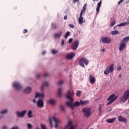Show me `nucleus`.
Listing matches in <instances>:
<instances>
[{"label": "nucleus", "instance_id": "20e7f679", "mask_svg": "<svg viewBox=\"0 0 129 129\" xmlns=\"http://www.w3.org/2000/svg\"><path fill=\"white\" fill-rule=\"evenodd\" d=\"M84 64L86 66H87L88 65V64H89V61H88V59H87L86 58L82 57L79 60V64L80 65V66H81V67L85 68V66L84 65Z\"/></svg>", "mask_w": 129, "mask_h": 129}, {"label": "nucleus", "instance_id": "f257e3e1", "mask_svg": "<svg viewBox=\"0 0 129 129\" xmlns=\"http://www.w3.org/2000/svg\"><path fill=\"white\" fill-rule=\"evenodd\" d=\"M74 91L69 90L66 95L67 98H68V99H69L70 101L67 102L66 105H67V106H70V107H71L72 109H73L74 107H78V106H79L81 104L80 102L76 101L73 104V101H74V100L72 98V97L74 96Z\"/></svg>", "mask_w": 129, "mask_h": 129}, {"label": "nucleus", "instance_id": "aec40b11", "mask_svg": "<svg viewBox=\"0 0 129 129\" xmlns=\"http://www.w3.org/2000/svg\"><path fill=\"white\" fill-rule=\"evenodd\" d=\"M129 41V36H127L126 37H124L121 41L122 43H124V44H127Z\"/></svg>", "mask_w": 129, "mask_h": 129}, {"label": "nucleus", "instance_id": "bb28decb", "mask_svg": "<svg viewBox=\"0 0 129 129\" xmlns=\"http://www.w3.org/2000/svg\"><path fill=\"white\" fill-rule=\"evenodd\" d=\"M48 103H49V104H51L52 105H54V104L56 103V102L55 101V100L50 99L48 100Z\"/></svg>", "mask_w": 129, "mask_h": 129}, {"label": "nucleus", "instance_id": "72a5a7b5", "mask_svg": "<svg viewBox=\"0 0 129 129\" xmlns=\"http://www.w3.org/2000/svg\"><path fill=\"white\" fill-rule=\"evenodd\" d=\"M70 34V32L69 31L67 32L66 35H64V38L66 39H67V38H68V36H69Z\"/></svg>", "mask_w": 129, "mask_h": 129}, {"label": "nucleus", "instance_id": "393cba45", "mask_svg": "<svg viewBox=\"0 0 129 129\" xmlns=\"http://www.w3.org/2000/svg\"><path fill=\"white\" fill-rule=\"evenodd\" d=\"M33 112L32 110H29L28 113H27V116L29 117V118H32L33 117Z\"/></svg>", "mask_w": 129, "mask_h": 129}, {"label": "nucleus", "instance_id": "0eeeda50", "mask_svg": "<svg viewBox=\"0 0 129 129\" xmlns=\"http://www.w3.org/2000/svg\"><path fill=\"white\" fill-rule=\"evenodd\" d=\"M116 99H117V96H115V95L113 94H111L107 99V100L109 101L107 103V105H109V104H111V103L115 101Z\"/></svg>", "mask_w": 129, "mask_h": 129}, {"label": "nucleus", "instance_id": "4468645a", "mask_svg": "<svg viewBox=\"0 0 129 129\" xmlns=\"http://www.w3.org/2000/svg\"><path fill=\"white\" fill-rule=\"evenodd\" d=\"M118 120L120 122H124V123H126V118L122 117V116L120 115L118 117Z\"/></svg>", "mask_w": 129, "mask_h": 129}, {"label": "nucleus", "instance_id": "864d4df0", "mask_svg": "<svg viewBox=\"0 0 129 129\" xmlns=\"http://www.w3.org/2000/svg\"><path fill=\"white\" fill-rule=\"evenodd\" d=\"M74 128H75L74 125H72L70 129H74Z\"/></svg>", "mask_w": 129, "mask_h": 129}, {"label": "nucleus", "instance_id": "774afa93", "mask_svg": "<svg viewBox=\"0 0 129 129\" xmlns=\"http://www.w3.org/2000/svg\"><path fill=\"white\" fill-rule=\"evenodd\" d=\"M0 118H2V117H0Z\"/></svg>", "mask_w": 129, "mask_h": 129}, {"label": "nucleus", "instance_id": "052dcab7", "mask_svg": "<svg viewBox=\"0 0 129 129\" xmlns=\"http://www.w3.org/2000/svg\"><path fill=\"white\" fill-rule=\"evenodd\" d=\"M33 102L35 103L36 102V99H33L32 100Z\"/></svg>", "mask_w": 129, "mask_h": 129}, {"label": "nucleus", "instance_id": "e433bc0d", "mask_svg": "<svg viewBox=\"0 0 129 129\" xmlns=\"http://www.w3.org/2000/svg\"><path fill=\"white\" fill-rule=\"evenodd\" d=\"M7 112H8V110L5 109V110H2L1 112V114H4V113H7Z\"/></svg>", "mask_w": 129, "mask_h": 129}, {"label": "nucleus", "instance_id": "c756f323", "mask_svg": "<svg viewBox=\"0 0 129 129\" xmlns=\"http://www.w3.org/2000/svg\"><path fill=\"white\" fill-rule=\"evenodd\" d=\"M48 85H49V84L47 82H45L43 83L42 85L41 86V90H43L44 87V86H48Z\"/></svg>", "mask_w": 129, "mask_h": 129}, {"label": "nucleus", "instance_id": "39448f33", "mask_svg": "<svg viewBox=\"0 0 129 129\" xmlns=\"http://www.w3.org/2000/svg\"><path fill=\"white\" fill-rule=\"evenodd\" d=\"M114 70V64H112L110 66L107 67L104 72L105 75H108L109 73H112Z\"/></svg>", "mask_w": 129, "mask_h": 129}, {"label": "nucleus", "instance_id": "b1692460", "mask_svg": "<svg viewBox=\"0 0 129 129\" xmlns=\"http://www.w3.org/2000/svg\"><path fill=\"white\" fill-rule=\"evenodd\" d=\"M37 97H44V93H36L35 94V98H37Z\"/></svg>", "mask_w": 129, "mask_h": 129}, {"label": "nucleus", "instance_id": "7ed1b4c3", "mask_svg": "<svg viewBox=\"0 0 129 129\" xmlns=\"http://www.w3.org/2000/svg\"><path fill=\"white\" fill-rule=\"evenodd\" d=\"M49 123L50 124V127H52V126H53V123L52 122V120H53L54 121L55 128L58 127L59 123H61V120L60 119V118H57L55 116L52 117L51 118H49Z\"/></svg>", "mask_w": 129, "mask_h": 129}, {"label": "nucleus", "instance_id": "0e129e2a", "mask_svg": "<svg viewBox=\"0 0 129 129\" xmlns=\"http://www.w3.org/2000/svg\"><path fill=\"white\" fill-rule=\"evenodd\" d=\"M36 129H40L39 128H38V127H37V128H36Z\"/></svg>", "mask_w": 129, "mask_h": 129}, {"label": "nucleus", "instance_id": "a19ab883", "mask_svg": "<svg viewBox=\"0 0 129 129\" xmlns=\"http://www.w3.org/2000/svg\"><path fill=\"white\" fill-rule=\"evenodd\" d=\"M27 127H28V128H29V129L32 128V126L31 125V123H28V124H27Z\"/></svg>", "mask_w": 129, "mask_h": 129}, {"label": "nucleus", "instance_id": "cd10ccee", "mask_svg": "<svg viewBox=\"0 0 129 129\" xmlns=\"http://www.w3.org/2000/svg\"><path fill=\"white\" fill-rule=\"evenodd\" d=\"M111 34L112 36H115V35H118L119 33L118 32V30H115V31H112L111 32Z\"/></svg>", "mask_w": 129, "mask_h": 129}, {"label": "nucleus", "instance_id": "a18cd8bd", "mask_svg": "<svg viewBox=\"0 0 129 129\" xmlns=\"http://www.w3.org/2000/svg\"><path fill=\"white\" fill-rule=\"evenodd\" d=\"M117 71H120V70H121V66H118L117 67Z\"/></svg>", "mask_w": 129, "mask_h": 129}, {"label": "nucleus", "instance_id": "ea45409f", "mask_svg": "<svg viewBox=\"0 0 129 129\" xmlns=\"http://www.w3.org/2000/svg\"><path fill=\"white\" fill-rule=\"evenodd\" d=\"M57 52H58L57 50H55L54 49H52L51 50V53L52 54H56V53H57Z\"/></svg>", "mask_w": 129, "mask_h": 129}, {"label": "nucleus", "instance_id": "423d86ee", "mask_svg": "<svg viewBox=\"0 0 129 129\" xmlns=\"http://www.w3.org/2000/svg\"><path fill=\"white\" fill-rule=\"evenodd\" d=\"M82 112L85 117H87V118L90 117L91 115V110H90V108L85 107L83 109Z\"/></svg>", "mask_w": 129, "mask_h": 129}, {"label": "nucleus", "instance_id": "473e14b6", "mask_svg": "<svg viewBox=\"0 0 129 129\" xmlns=\"http://www.w3.org/2000/svg\"><path fill=\"white\" fill-rule=\"evenodd\" d=\"M63 81L60 80L58 82V83H57V85H58V86H61V85L63 84Z\"/></svg>", "mask_w": 129, "mask_h": 129}, {"label": "nucleus", "instance_id": "49530a36", "mask_svg": "<svg viewBox=\"0 0 129 129\" xmlns=\"http://www.w3.org/2000/svg\"><path fill=\"white\" fill-rule=\"evenodd\" d=\"M41 129H46V127L43 124H41Z\"/></svg>", "mask_w": 129, "mask_h": 129}, {"label": "nucleus", "instance_id": "2eb2a0df", "mask_svg": "<svg viewBox=\"0 0 129 129\" xmlns=\"http://www.w3.org/2000/svg\"><path fill=\"white\" fill-rule=\"evenodd\" d=\"M89 80L91 84H94V83L96 81V79H95V78H94V77H92L91 75L89 76Z\"/></svg>", "mask_w": 129, "mask_h": 129}, {"label": "nucleus", "instance_id": "338daca9", "mask_svg": "<svg viewBox=\"0 0 129 129\" xmlns=\"http://www.w3.org/2000/svg\"><path fill=\"white\" fill-rule=\"evenodd\" d=\"M114 29H115V27H114Z\"/></svg>", "mask_w": 129, "mask_h": 129}, {"label": "nucleus", "instance_id": "e2e57ef3", "mask_svg": "<svg viewBox=\"0 0 129 129\" xmlns=\"http://www.w3.org/2000/svg\"><path fill=\"white\" fill-rule=\"evenodd\" d=\"M128 3H129V0L128 1V2H126V4H128Z\"/></svg>", "mask_w": 129, "mask_h": 129}, {"label": "nucleus", "instance_id": "6e6d98bb", "mask_svg": "<svg viewBox=\"0 0 129 129\" xmlns=\"http://www.w3.org/2000/svg\"><path fill=\"white\" fill-rule=\"evenodd\" d=\"M64 20H67V15L64 16Z\"/></svg>", "mask_w": 129, "mask_h": 129}, {"label": "nucleus", "instance_id": "c9c22d12", "mask_svg": "<svg viewBox=\"0 0 129 129\" xmlns=\"http://www.w3.org/2000/svg\"><path fill=\"white\" fill-rule=\"evenodd\" d=\"M60 109L61 110V111H65V108L64 107V106L61 105L60 106Z\"/></svg>", "mask_w": 129, "mask_h": 129}, {"label": "nucleus", "instance_id": "f8f14e48", "mask_svg": "<svg viewBox=\"0 0 129 129\" xmlns=\"http://www.w3.org/2000/svg\"><path fill=\"white\" fill-rule=\"evenodd\" d=\"M26 113H27V110H24L22 111V112H17V116H18L19 117H23V116H25Z\"/></svg>", "mask_w": 129, "mask_h": 129}, {"label": "nucleus", "instance_id": "9b49d317", "mask_svg": "<svg viewBox=\"0 0 129 129\" xmlns=\"http://www.w3.org/2000/svg\"><path fill=\"white\" fill-rule=\"evenodd\" d=\"M78 46H79V41L76 40L72 45V50H76L78 48Z\"/></svg>", "mask_w": 129, "mask_h": 129}, {"label": "nucleus", "instance_id": "f704fd0d", "mask_svg": "<svg viewBox=\"0 0 129 129\" xmlns=\"http://www.w3.org/2000/svg\"><path fill=\"white\" fill-rule=\"evenodd\" d=\"M51 27L55 30H56V29H57V26L56 25V24L52 23Z\"/></svg>", "mask_w": 129, "mask_h": 129}, {"label": "nucleus", "instance_id": "f3484780", "mask_svg": "<svg viewBox=\"0 0 129 129\" xmlns=\"http://www.w3.org/2000/svg\"><path fill=\"white\" fill-rule=\"evenodd\" d=\"M102 3V2L101 1V0H100L99 3L97 4V8H96V12H97L96 15H98V14H99V11H100V8L101 7Z\"/></svg>", "mask_w": 129, "mask_h": 129}, {"label": "nucleus", "instance_id": "79ce46f5", "mask_svg": "<svg viewBox=\"0 0 129 129\" xmlns=\"http://www.w3.org/2000/svg\"><path fill=\"white\" fill-rule=\"evenodd\" d=\"M69 26L72 29H74V28H75L74 25H73V24H69Z\"/></svg>", "mask_w": 129, "mask_h": 129}, {"label": "nucleus", "instance_id": "dca6fc26", "mask_svg": "<svg viewBox=\"0 0 129 129\" xmlns=\"http://www.w3.org/2000/svg\"><path fill=\"white\" fill-rule=\"evenodd\" d=\"M126 47V44L124 43H121L120 44L119 47V51L120 52H122L123 51V49Z\"/></svg>", "mask_w": 129, "mask_h": 129}, {"label": "nucleus", "instance_id": "bf43d9fd", "mask_svg": "<svg viewBox=\"0 0 129 129\" xmlns=\"http://www.w3.org/2000/svg\"><path fill=\"white\" fill-rule=\"evenodd\" d=\"M127 23L128 25H129V17L128 18V19L127 20Z\"/></svg>", "mask_w": 129, "mask_h": 129}, {"label": "nucleus", "instance_id": "680f3d73", "mask_svg": "<svg viewBox=\"0 0 129 129\" xmlns=\"http://www.w3.org/2000/svg\"><path fill=\"white\" fill-rule=\"evenodd\" d=\"M7 128V126H4L3 127V129H6Z\"/></svg>", "mask_w": 129, "mask_h": 129}, {"label": "nucleus", "instance_id": "8fccbe9b", "mask_svg": "<svg viewBox=\"0 0 129 129\" xmlns=\"http://www.w3.org/2000/svg\"><path fill=\"white\" fill-rule=\"evenodd\" d=\"M72 41H73V38H70L69 40V43H72Z\"/></svg>", "mask_w": 129, "mask_h": 129}, {"label": "nucleus", "instance_id": "a878e982", "mask_svg": "<svg viewBox=\"0 0 129 129\" xmlns=\"http://www.w3.org/2000/svg\"><path fill=\"white\" fill-rule=\"evenodd\" d=\"M62 95V89L59 88L57 90V96L58 97H61Z\"/></svg>", "mask_w": 129, "mask_h": 129}, {"label": "nucleus", "instance_id": "ddd939ff", "mask_svg": "<svg viewBox=\"0 0 129 129\" xmlns=\"http://www.w3.org/2000/svg\"><path fill=\"white\" fill-rule=\"evenodd\" d=\"M66 57L68 60H71V59H73V58L75 57V53H73L67 54Z\"/></svg>", "mask_w": 129, "mask_h": 129}, {"label": "nucleus", "instance_id": "a211bd4d", "mask_svg": "<svg viewBox=\"0 0 129 129\" xmlns=\"http://www.w3.org/2000/svg\"><path fill=\"white\" fill-rule=\"evenodd\" d=\"M37 104L38 107H44V101L43 99L38 100Z\"/></svg>", "mask_w": 129, "mask_h": 129}, {"label": "nucleus", "instance_id": "c03bdc74", "mask_svg": "<svg viewBox=\"0 0 129 129\" xmlns=\"http://www.w3.org/2000/svg\"><path fill=\"white\" fill-rule=\"evenodd\" d=\"M73 3L74 4H76V3H79V0H73Z\"/></svg>", "mask_w": 129, "mask_h": 129}, {"label": "nucleus", "instance_id": "603ef678", "mask_svg": "<svg viewBox=\"0 0 129 129\" xmlns=\"http://www.w3.org/2000/svg\"><path fill=\"white\" fill-rule=\"evenodd\" d=\"M64 40H62V41H61V46H63V45H64Z\"/></svg>", "mask_w": 129, "mask_h": 129}, {"label": "nucleus", "instance_id": "6e6552de", "mask_svg": "<svg viewBox=\"0 0 129 129\" xmlns=\"http://www.w3.org/2000/svg\"><path fill=\"white\" fill-rule=\"evenodd\" d=\"M129 98V89H127L126 91L124 92L122 97L120 98V100L121 102L124 103L127 99Z\"/></svg>", "mask_w": 129, "mask_h": 129}, {"label": "nucleus", "instance_id": "1a4fd4ad", "mask_svg": "<svg viewBox=\"0 0 129 129\" xmlns=\"http://www.w3.org/2000/svg\"><path fill=\"white\" fill-rule=\"evenodd\" d=\"M100 40L102 41L103 44H108L111 42V39L109 37H102Z\"/></svg>", "mask_w": 129, "mask_h": 129}, {"label": "nucleus", "instance_id": "9d476101", "mask_svg": "<svg viewBox=\"0 0 129 129\" xmlns=\"http://www.w3.org/2000/svg\"><path fill=\"white\" fill-rule=\"evenodd\" d=\"M13 86L17 90H20V89H22V86L21 85V84L19 83H18V82L14 83Z\"/></svg>", "mask_w": 129, "mask_h": 129}, {"label": "nucleus", "instance_id": "4be33fe9", "mask_svg": "<svg viewBox=\"0 0 129 129\" xmlns=\"http://www.w3.org/2000/svg\"><path fill=\"white\" fill-rule=\"evenodd\" d=\"M62 36V31H60L59 33H55L54 34V37L55 39H58V38H60Z\"/></svg>", "mask_w": 129, "mask_h": 129}, {"label": "nucleus", "instance_id": "09e8293b", "mask_svg": "<svg viewBox=\"0 0 129 129\" xmlns=\"http://www.w3.org/2000/svg\"><path fill=\"white\" fill-rule=\"evenodd\" d=\"M123 1H124V0H120V1H119L118 2V6H119V5H120V4H121V3H122V2H123Z\"/></svg>", "mask_w": 129, "mask_h": 129}, {"label": "nucleus", "instance_id": "5fc2aeb1", "mask_svg": "<svg viewBox=\"0 0 129 129\" xmlns=\"http://www.w3.org/2000/svg\"><path fill=\"white\" fill-rule=\"evenodd\" d=\"M101 52H105V49L103 48L102 49H101Z\"/></svg>", "mask_w": 129, "mask_h": 129}, {"label": "nucleus", "instance_id": "de8ad7c7", "mask_svg": "<svg viewBox=\"0 0 129 129\" xmlns=\"http://www.w3.org/2000/svg\"><path fill=\"white\" fill-rule=\"evenodd\" d=\"M28 33V30H27V29H24V30H23V34H26V33Z\"/></svg>", "mask_w": 129, "mask_h": 129}, {"label": "nucleus", "instance_id": "7c9ffc66", "mask_svg": "<svg viewBox=\"0 0 129 129\" xmlns=\"http://www.w3.org/2000/svg\"><path fill=\"white\" fill-rule=\"evenodd\" d=\"M127 22H123L122 23H120L117 25V27H122L123 26H127Z\"/></svg>", "mask_w": 129, "mask_h": 129}, {"label": "nucleus", "instance_id": "58836bf2", "mask_svg": "<svg viewBox=\"0 0 129 129\" xmlns=\"http://www.w3.org/2000/svg\"><path fill=\"white\" fill-rule=\"evenodd\" d=\"M115 25V21H112V22L110 24L111 27H113V26H114Z\"/></svg>", "mask_w": 129, "mask_h": 129}, {"label": "nucleus", "instance_id": "412c9836", "mask_svg": "<svg viewBox=\"0 0 129 129\" xmlns=\"http://www.w3.org/2000/svg\"><path fill=\"white\" fill-rule=\"evenodd\" d=\"M31 91H32V89L31 88V87H27L24 90V93H26V94L30 93Z\"/></svg>", "mask_w": 129, "mask_h": 129}, {"label": "nucleus", "instance_id": "5701e85b", "mask_svg": "<svg viewBox=\"0 0 129 129\" xmlns=\"http://www.w3.org/2000/svg\"><path fill=\"white\" fill-rule=\"evenodd\" d=\"M80 102L81 104H82V105H87V104H88V103H89V101L88 100L83 101L82 100H81Z\"/></svg>", "mask_w": 129, "mask_h": 129}, {"label": "nucleus", "instance_id": "69168bd1", "mask_svg": "<svg viewBox=\"0 0 129 129\" xmlns=\"http://www.w3.org/2000/svg\"><path fill=\"white\" fill-rule=\"evenodd\" d=\"M93 2H95V1H96V0H93Z\"/></svg>", "mask_w": 129, "mask_h": 129}, {"label": "nucleus", "instance_id": "13d9d810", "mask_svg": "<svg viewBox=\"0 0 129 129\" xmlns=\"http://www.w3.org/2000/svg\"><path fill=\"white\" fill-rule=\"evenodd\" d=\"M12 129H19L18 127H14Z\"/></svg>", "mask_w": 129, "mask_h": 129}, {"label": "nucleus", "instance_id": "4c0bfd02", "mask_svg": "<svg viewBox=\"0 0 129 129\" xmlns=\"http://www.w3.org/2000/svg\"><path fill=\"white\" fill-rule=\"evenodd\" d=\"M81 93H82L81 91H78L76 93L77 96H80V95H81Z\"/></svg>", "mask_w": 129, "mask_h": 129}, {"label": "nucleus", "instance_id": "6ab92c4d", "mask_svg": "<svg viewBox=\"0 0 129 129\" xmlns=\"http://www.w3.org/2000/svg\"><path fill=\"white\" fill-rule=\"evenodd\" d=\"M116 120V118L113 117L110 119H107L106 121L107 122H108V123H113L114 121H115Z\"/></svg>", "mask_w": 129, "mask_h": 129}, {"label": "nucleus", "instance_id": "37998d69", "mask_svg": "<svg viewBox=\"0 0 129 129\" xmlns=\"http://www.w3.org/2000/svg\"><path fill=\"white\" fill-rule=\"evenodd\" d=\"M40 76H41V75H40V74H38L36 77V79H39Z\"/></svg>", "mask_w": 129, "mask_h": 129}, {"label": "nucleus", "instance_id": "c85d7f7f", "mask_svg": "<svg viewBox=\"0 0 129 129\" xmlns=\"http://www.w3.org/2000/svg\"><path fill=\"white\" fill-rule=\"evenodd\" d=\"M72 123V122H71V121H69L68 122V124L65 126L64 129L69 128L70 127V125H71Z\"/></svg>", "mask_w": 129, "mask_h": 129}, {"label": "nucleus", "instance_id": "f03ea898", "mask_svg": "<svg viewBox=\"0 0 129 129\" xmlns=\"http://www.w3.org/2000/svg\"><path fill=\"white\" fill-rule=\"evenodd\" d=\"M86 10H87V4H85L83 7V10L81 11L80 14V17L78 19V22L80 25L83 24V20L84 18H83V15H85V12L86 11Z\"/></svg>", "mask_w": 129, "mask_h": 129}, {"label": "nucleus", "instance_id": "2f4dec72", "mask_svg": "<svg viewBox=\"0 0 129 129\" xmlns=\"http://www.w3.org/2000/svg\"><path fill=\"white\" fill-rule=\"evenodd\" d=\"M102 107H103V104H100L99 108V113H101V109H102Z\"/></svg>", "mask_w": 129, "mask_h": 129}, {"label": "nucleus", "instance_id": "4d7b16f0", "mask_svg": "<svg viewBox=\"0 0 129 129\" xmlns=\"http://www.w3.org/2000/svg\"><path fill=\"white\" fill-rule=\"evenodd\" d=\"M45 54H46V51H43L42 52V55H45Z\"/></svg>", "mask_w": 129, "mask_h": 129}, {"label": "nucleus", "instance_id": "3c124183", "mask_svg": "<svg viewBox=\"0 0 129 129\" xmlns=\"http://www.w3.org/2000/svg\"><path fill=\"white\" fill-rule=\"evenodd\" d=\"M48 76H49V74L47 73H46L44 75V77H48Z\"/></svg>", "mask_w": 129, "mask_h": 129}]
</instances>
